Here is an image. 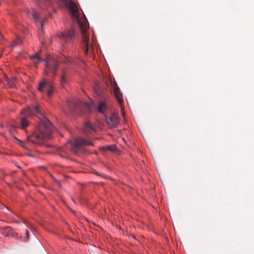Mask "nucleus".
<instances>
[{
	"label": "nucleus",
	"mask_w": 254,
	"mask_h": 254,
	"mask_svg": "<svg viewBox=\"0 0 254 254\" xmlns=\"http://www.w3.org/2000/svg\"><path fill=\"white\" fill-rule=\"evenodd\" d=\"M52 129V125L48 119L46 118L42 119L39 125V132L28 136L27 139L34 143L41 144L43 140L49 138Z\"/></svg>",
	"instance_id": "nucleus-1"
},
{
	"label": "nucleus",
	"mask_w": 254,
	"mask_h": 254,
	"mask_svg": "<svg viewBox=\"0 0 254 254\" xmlns=\"http://www.w3.org/2000/svg\"><path fill=\"white\" fill-rule=\"evenodd\" d=\"M67 105L71 112L78 114L83 113L84 108L87 110V112H90V109L93 106V103L91 102L83 104L78 99H72L68 101Z\"/></svg>",
	"instance_id": "nucleus-2"
},
{
	"label": "nucleus",
	"mask_w": 254,
	"mask_h": 254,
	"mask_svg": "<svg viewBox=\"0 0 254 254\" xmlns=\"http://www.w3.org/2000/svg\"><path fill=\"white\" fill-rule=\"evenodd\" d=\"M57 37L60 40L63 46L67 44L72 43L75 38L74 31L73 29H65L63 31L59 32L57 34Z\"/></svg>",
	"instance_id": "nucleus-3"
},
{
	"label": "nucleus",
	"mask_w": 254,
	"mask_h": 254,
	"mask_svg": "<svg viewBox=\"0 0 254 254\" xmlns=\"http://www.w3.org/2000/svg\"><path fill=\"white\" fill-rule=\"evenodd\" d=\"M45 67L46 68L45 74L48 75L49 71L53 73V76L56 74V71L58 69L59 62L54 57L49 56L46 59L44 60Z\"/></svg>",
	"instance_id": "nucleus-4"
},
{
	"label": "nucleus",
	"mask_w": 254,
	"mask_h": 254,
	"mask_svg": "<svg viewBox=\"0 0 254 254\" xmlns=\"http://www.w3.org/2000/svg\"><path fill=\"white\" fill-rule=\"evenodd\" d=\"M71 151L74 153H77L81 150V148L83 145L93 146V143L89 140L78 137L74 139V142L71 143Z\"/></svg>",
	"instance_id": "nucleus-5"
},
{
	"label": "nucleus",
	"mask_w": 254,
	"mask_h": 254,
	"mask_svg": "<svg viewBox=\"0 0 254 254\" xmlns=\"http://www.w3.org/2000/svg\"><path fill=\"white\" fill-rule=\"evenodd\" d=\"M37 89L41 93L46 91L49 97H50L55 91V88L52 83L46 79L39 83Z\"/></svg>",
	"instance_id": "nucleus-6"
},
{
	"label": "nucleus",
	"mask_w": 254,
	"mask_h": 254,
	"mask_svg": "<svg viewBox=\"0 0 254 254\" xmlns=\"http://www.w3.org/2000/svg\"><path fill=\"white\" fill-rule=\"evenodd\" d=\"M79 24L80 25V29L82 36V41L84 45V51L87 54L89 49V25L86 22L85 23Z\"/></svg>",
	"instance_id": "nucleus-7"
},
{
	"label": "nucleus",
	"mask_w": 254,
	"mask_h": 254,
	"mask_svg": "<svg viewBox=\"0 0 254 254\" xmlns=\"http://www.w3.org/2000/svg\"><path fill=\"white\" fill-rule=\"evenodd\" d=\"M110 81L111 86L113 90L114 95H115L120 105L121 106L123 104V100L122 98V94L120 91V88L118 86L116 81L112 80V79H110Z\"/></svg>",
	"instance_id": "nucleus-8"
},
{
	"label": "nucleus",
	"mask_w": 254,
	"mask_h": 254,
	"mask_svg": "<svg viewBox=\"0 0 254 254\" xmlns=\"http://www.w3.org/2000/svg\"><path fill=\"white\" fill-rule=\"evenodd\" d=\"M105 118L106 123L111 127H116L119 123V118L116 114H112L109 117L105 115Z\"/></svg>",
	"instance_id": "nucleus-9"
},
{
	"label": "nucleus",
	"mask_w": 254,
	"mask_h": 254,
	"mask_svg": "<svg viewBox=\"0 0 254 254\" xmlns=\"http://www.w3.org/2000/svg\"><path fill=\"white\" fill-rule=\"evenodd\" d=\"M27 14L29 17L33 19L36 22H40L41 28H42L44 25V22L40 20L38 14L34 9H31L30 10H28Z\"/></svg>",
	"instance_id": "nucleus-10"
},
{
	"label": "nucleus",
	"mask_w": 254,
	"mask_h": 254,
	"mask_svg": "<svg viewBox=\"0 0 254 254\" xmlns=\"http://www.w3.org/2000/svg\"><path fill=\"white\" fill-rule=\"evenodd\" d=\"M34 112L37 114H40L38 106H35L32 111L29 108H26L21 112V114L24 117H29L31 116Z\"/></svg>",
	"instance_id": "nucleus-11"
},
{
	"label": "nucleus",
	"mask_w": 254,
	"mask_h": 254,
	"mask_svg": "<svg viewBox=\"0 0 254 254\" xmlns=\"http://www.w3.org/2000/svg\"><path fill=\"white\" fill-rule=\"evenodd\" d=\"M68 8L71 13V16L77 19L78 17V15L77 14L78 9L76 4L72 1H70L68 3Z\"/></svg>",
	"instance_id": "nucleus-12"
},
{
	"label": "nucleus",
	"mask_w": 254,
	"mask_h": 254,
	"mask_svg": "<svg viewBox=\"0 0 254 254\" xmlns=\"http://www.w3.org/2000/svg\"><path fill=\"white\" fill-rule=\"evenodd\" d=\"M2 234L6 236H11L12 237H16L17 236V233L14 232L10 227H5L2 230Z\"/></svg>",
	"instance_id": "nucleus-13"
},
{
	"label": "nucleus",
	"mask_w": 254,
	"mask_h": 254,
	"mask_svg": "<svg viewBox=\"0 0 254 254\" xmlns=\"http://www.w3.org/2000/svg\"><path fill=\"white\" fill-rule=\"evenodd\" d=\"M68 80V75L65 70L62 71V74L60 76V82L61 86L64 87L67 83Z\"/></svg>",
	"instance_id": "nucleus-14"
},
{
	"label": "nucleus",
	"mask_w": 254,
	"mask_h": 254,
	"mask_svg": "<svg viewBox=\"0 0 254 254\" xmlns=\"http://www.w3.org/2000/svg\"><path fill=\"white\" fill-rule=\"evenodd\" d=\"M97 109L99 113L104 115L107 109V106L105 102H101L98 105Z\"/></svg>",
	"instance_id": "nucleus-15"
},
{
	"label": "nucleus",
	"mask_w": 254,
	"mask_h": 254,
	"mask_svg": "<svg viewBox=\"0 0 254 254\" xmlns=\"http://www.w3.org/2000/svg\"><path fill=\"white\" fill-rule=\"evenodd\" d=\"M30 59L35 64H38L41 61H44V60L39 57L38 53H35L34 55L31 56Z\"/></svg>",
	"instance_id": "nucleus-16"
},
{
	"label": "nucleus",
	"mask_w": 254,
	"mask_h": 254,
	"mask_svg": "<svg viewBox=\"0 0 254 254\" xmlns=\"http://www.w3.org/2000/svg\"><path fill=\"white\" fill-rule=\"evenodd\" d=\"M21 128L25 129L29 126V122L26 119L25 117H22L20 120Z\"/></svg>",
	"instance_id": "nucleus-17"
},
{
	"label": "nucleus",
	"mask_w": 254,
	"mask_h": 254,
	"mask_svg": "<svg viewBox=\"0 0 254 254\" xmlns=\"http://www.w3.org/2000/svg\"><path fill=\"white\" fill-rule=\"evenodd\" d=\"M90 130H93L95 131V129L93 127L92 124L90 123H86L85 124L84 132H85V133L87 134V131H89Z\"/></svg>",
	"instance_id": "nucleus-18"
},
{
	"label": "nucleus",
	"mask_w": 254,
	"mask_h": 254,
	"mask_svg": "<svg viewBox=\"0 0 254 254\" xmlns=\"http://www.w3.org/2000/svg\"><path fill=\"white\" fill-rule=\"evenodd\" d=\"M102 149L105 150L114 151L116 149V147L115 146H113V145H112V146L108 145V146L102 147Z\"/></svg>",
	"instance_id": "nucleus-19"
},
{
	"label": "nucleus",
	"mask_w": 254,
	"mask_h": 254,
	"mask_svg": "<svg viewBox=\"0 0 254 254\" xmlns=\"http://www.w3.org/2000/svg\"><path fill=\"white\" fill-rule=\"evenodd\" d=\"M6 80L10 87H13L14 86V80L13 79H9L7 77H6Z\"/></svg>",
	"instance_id": "nucleus-20"
},
{
	"label": "nucleus",
	"mask_w": 254,
	"mask_h": 254,
	"mask_svg": "<svg viewBox=\"0 0 254 254\" xmlns=\"http://www.w3.org/2000/svg\"><path fill=\"white\" fill-rule=\"evenodd\" d=\"M16 139L17 140L18 143L20 146H21L22 147L28 150V148L26 146L25 143L23 141H22L18 138H16Z\"/></svg>",
	"instance_id": "nucleus-21"
},
{
	"label": "nucleus",
	"mask_w": 254,
	"mask_h": 254,
	"mask_svg": "<svg viewBox=\"0 0 254 254\" xmlns=\"http://www.w3.org/2000/svg\"><path fill=\"white\" fill-rule=\"evenodd\" d=\"M25 238H26L25 241L27 242L29 239V233L27 229H26L25 230Z\"/></svg>",
	"instance_id": "nucleus-22"
},
{
	"label": "nucleus",
	"mask_w": 254,
	"mask_h": 254,
	"mask_svg": "<svg viewBox=\"0 0 254 254\" xmlns=\"http://www.w3.org/2000/svg\"><path fill=\"white\" fill-rule=\"evenodd\" d=\"M122 113L123 115H124L125 113H124V112H123L122 110Z\"/></svg>",
	"instance_id": "nucleus-23"
}]
</instances>
